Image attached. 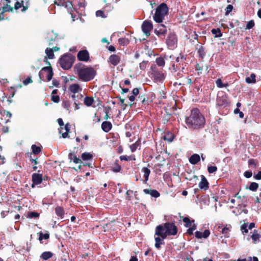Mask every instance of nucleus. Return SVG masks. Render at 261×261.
<instances>
[{"label": "nucleus", "instance_id": "nucleus-6", "mask_svg": "<svg viewBox=\"0 0 261 261\" xmlns=\"http://www.w3.org/2000/svg\"><path fill=\"white\" fill-rule=\"evenodd\" d=\"M75 60V57L71 54L63 55L59 59V62L61 67L64 70L71 68Z\"/></svg>", "mask_w": 261, "mask_h": 261}, {"label": "nucleus", "instance_id": "nucleus-39", "mask_svg": "<svg viewBox=\"0 0 261 261\" xmlns=\"http://www.w3.org/2000/svg\"><path fill=\"white\" fill-rule=\"evenodd\" d=\"M129 43L128 39L126 38H120L118 39V43L122 46H126Z\"/></svg>", "mask_w": 261, "mask_h": 261}, {"label": "nucleus", "instance_id": "nucleus-37", "mask_svg": "<svg viewBox=\"0 0 261 261\" xmlns=\"http://www.w3.org/2000/svg\"><path fill=\"white\" fill-rule=\"evenodd\" d=\"M82 159L84 161H88L93 158V155L90 152H84L81 155Z\"/></svg>", "mask_w": 261, "mask_h": 261}, {"label": "nucleus", "instance_id": "nucleus-43", "mask_svg": "<svg viewBox=\"0 0 261 261\" xmlns=\"http://www.w3.org/2000/svg\"><path fill=\"white\" fill-rule=\"evenodd\" d=\"M155 62L159 66L163 67L165 65V60L163 57H158L155 60Z\"/></svg>", "mask_w": 261, "mask_h": 261}, {"label": "nucleus", "instance_id": "nucleus-59", "mask_svg": "<svg viewBox=\"0 0 261 261\" xmlns=\"http://www.w3.org/2000/svg\"><path fill=\"white\" fill-rule=\"evenodd\" d=\"M186 60V58L185 56L182 55H180L179 57H178L176 59V62H182L185 61Z\"/></svg>", "mask_w": 261, "mask_h": 261}, {"label": "nucleus", "instance_id": "nucleus-62", "mask_svg": "<svg viewBox=\"0 0 261 261\" xmlns=\"http://www.w3.org/2000/svg\"><path fill=\"white\" fill-rule=\"evenodd\" d=\"M32 83H33V80H32L31 77H28L23 81V84L24 85H27Z\"/></svg>", "mask_w": 261, "mask_h": 261}, {"label": "nucleus", "instance_id": "nucleus-32", "mask_svg": "<svg viewBox=\"0 0 261 261\" xmlns=\"http://www.w3.org/2000/svg\"><path fill=\"white\" fill-rule=\"evenodd\" d=\"M136 101H140L144 105H146L148 104V98H146L145 94L139 95V96L137 98Z\"/></svg>", "mask_w": 261, "mask_h": 261}, {"label": "nucleus", "instance_id": "nucleus-50", "mask_svg": "<svg viewBox=\"0 0 261 261\" xmlns=\"http://www.w3.org/2000/svg\"><path fill=\"white\" fill-rule=\"evenodd\" d=\"M39 216V214L36 212H31L28 213V218H38Z\"/></svg>", "mask_w": 261, "mask_h": 261}, {"label": "nucleus", "instance_id": "nucleus-15", "mask_svg": "<svg viewBox=\"0 0 261 261\" xmlns=\"http://www.w3.org/2000/svg\"><path fill=\"white\" fill-rule=\"evenodd\" d=\"M199 187L200 189L204 191H206L209 188V183L205 177L203 175H201V181L199 183Z\"/></svg>", "mask_w": 261, "mask_h": 261}, {"label": "nucleus", "instance_id": "nucleus-5", "mask_svg": "<svg viewBox=\"0 0 261 261\" xmlns=\"http://www.w3.org/2000/svg\"><path fill=\"white\" fill-rule=\"evenodd\" d=\"M169 9L166 4L162 3L157 7L153 16V20L158 23L162 22L165 16L168 13Z\"/></svg>", "mask_w": 261, "mask_h": 261}, {"label": "nucleus", "instance_id": "nucleus-24", "mask_svg": "<svg viewBox=\"0 0 261 261\" xmlns=\"http://www.w3.org/2000/svg\"><path fill=\"white\" fill-rule=\"evenodd\" d=\"M55 211L56 214L61 219H63L64 218L65 212L63 207L60 206H58L55 208Z\"/></svg>", "mask_w": 261, "mask_h": 261}, {"label": "nucleus", "instance_id": "nucleus-48", "mask_svg": "<svg viewBox=\"0 0 261 261\" xmlns=\"http://www.w3.org/2000/svg\"><path fill=\"white\" fill-rule=\"evenodd\" d=\"M170 116H171L170 113L164 114L163 119V122L164 124H166L169 121V120L170 119Z\"/></svg>", "mask_w": 261, "mask_h": 261}, {"label": "nucleus", "instance_id": "nucleus-22", "mask_svg": "<svg viewBox=\"0 0 261 261\" xmlns=\"http://www.w3.org/2000/svg\"><path fill=\"white\" fill-rule=\"evenodd\" d=\"M200 160V157L198 154H193L189 158V162L192 165L197 164Z\"/></svg>", "mask_w": 261, "mask_h": 261}, {"label": "nucleus", "instance_id": "nucleus-61", "mask_svg": "<svg viewBox=\"0 0 261 261\" xmlns=\"http://www.w3.org/2000/svg\"><path fill=\"white\" fill-rule=\"evenodd\" d=\"M51 100L54 102L58 103L60 100V97L58 95H53L51 97Z\"/></svg>", "mask_w": 261, "mask_h": 261}, {"label": "nucleus", "instance_id": "nucleus-57", "mask_svg": "<svg viewBox=\"0 0 261 261\" xmlns=\"http://www.w3.org/2000/svg\"><path fill=\"white\" fill-rule=\"evenodd\" d=\"M216 84L217 86L219 88H223V84L220 79H218L216 81Z\"/></svg>", "mask_w": 261, "mask_h": 261}, {"label": "nucleus", "instance_id": "nucleus-17", "mask_svg": "<svg viewBox=\"0 0 261 261\" xmlns=\"http://www.w3.org/2000/svg\"><path fill=\"white\" fill-rule=\"evenodd\" d=\"M32 180L34 184H40L42 182V174L33 173L32 175Z\"/></svg>", "mask_w": 261, "mask_h": 261}, {"label": "nucleus", "instance_id": "nucleus-11", "mask_svg": "<svg viewBox=\"0 0 261 261\" xmlns=\"http://www.w3.org/2000/svg\"><path fill=\"white\" fill-rule=\"evenodd\" d=\"M141 28L144 34L146 36H149L150 35V31L153 29V25L151 22L148 20H145L142 23Z\"/></svg>", "mask_w": 261, "mask_h": 261}, {"label": "nucleus", "instance_id": "nucleus-34", "mask_svg": "<svg viewBox=\"0 0 261 261\" xmlns=\"http://www.w3.org/2000/svg\"><path fill=\"white\" fill-rule=\"evenodd\" d=\"M0 114L1 115H2L4 117H8L9 118L8 119L6 120V123H8L10 122V118L12 117V114L10 112L6 111V110H3L0 111Z\"/></svg>", "mask_w": 261, "mask_h": 261}, {"label": "nucleus", "instance_id": "nucleus-25", "mask_svg": "<svg viewBox=\"0 0 261 261\" xmlns=\"http://www.w3.org/2000/svg\"><path fill=\"white\" fill-rule=\"evenodd\" d=\"M111 171L117 173L120 172L121 171V167L119 164V161L118 160H115L113 166L111 168Z\"/></svg>", "mask_w": 261, "mask_h": 261}, {"label": "nucleus", "instance_id": "nucleus-18", "mask_svg": "<svg viewBox=\"0 0 261 261\" xmlns=\"http://www.w3.org/2000/svg\"><path fill=\"white\" fill-rule=\"evenodd\" d=\"M195 237L198 239L207 238L210 234V231L208 229H205L202 233L199 231H196L195 233Z\"/></svg>", "mask_w": 261, "mask_h": 261}, {"label": "nucleus", "instance_id": "nucleus-26", "mask_svg": "<svg viewBox=\"0 0 261 261\" xmlns=\"http://www.w3.org/2000/svg\"><path fill=\"white\" fill-rule=\"evenodd\" d=\"M68 158L71 161H73L75 164L82 163L81 159L77 158L73 152H70L68 154Z\"/></svg>", "mask_w": 261, "mask_h": 261}, {"label": "nucleus", "instance_id": "nucleus-35", "mask_svg": "<svg viewBox=\"0 0 261 261\" xmlns=\"http://www.w3.org/2000/svg\"><path fill=\"white\" fill-rule=\"evenodd\" d=\"M53 256V253L50 251H45L43 252L40 257L42 258L43 260H47L48 259L51 258Z\"/></svg>", "mask_w": 261, "mask_h": 261}, {"label": "nucleus", "instance_id": "nucleus-1", "mask_svg": "<svg viewBox=\"0 0 261 261\" xmlns=\"http://www.w3.org/2000/svg\"><path fill=\"white\" fill-rule=\"evenodd\" d=\"M186 123L189 128L198 129L204 126L205 121L199 109L193 108L190 116L186 118Z\"/></svg>", "mask_w": 261, "mask_h": 261}, {"label": "nucleus", "instance_id": "nucleus-33", "mask_svg": "<svg viewBox=\"0 0 261 261\" xmlns=\"http://www.w3.org/2000/svg\"><path fill=\"white\" fill-rule=\"evenodd\" d=\"M80 89V86L77 84H73L69 88V90L74 94L77 93Z\"/></svg>", "mask_w": 261, "mask_h": 261}, {"label": "nucleus", "instance_id": "nucleus-4", "mask_svg": "<svg viewBox=\"0 0 261 261\" xmlns=\"http://www.w3.org/2000/svg\"><path fill=\"white\" fill-rule=\"evenodd\" d=\"M30 6L29 0H21L20 1H16L14 4V7H11L9 4H6V6L2 7L3 14L5 12H13L14 10L16 13L21 12L25 13Z\"/></svg>", "mask_w": 261, "mask_h": 261}, {"label": "nucleus", "instance_id": "nucleus-56", "mask_svg": "<svg viewBox=\"0 0 261 261\" xmlns=\"http://www.w3.org/2000/svg\"><path fill=\"white\" fill-rule=\"evenodd\" d=\"M255 25L254 22L253 20H251L248 22L246 25L247 29H250L252 28Z\"/></svg>", "mask_w": 261, "mask_h": 261}, {"label": "nucleus", "instance_id": "nucleus-54", "mask_svg": "<svg viewBox=\"0 0 261 261\" xmlns=\"http://www.w3.org/2000/svg\"><path fill=\"white\" fill-rule=\"evenodd\" d=\"M233 7L231 5H228L225 9V15H228L232 10Z\"/></svg>", "mask_w": 261, "mask_h": 261}, {"label": "nucleus", "instance_id": "nucleus-13", "mask_svg": "<svg viewBox=\"0 0 261 261\" xmlns=\"http://www.w3.org/2000/svg\"><path fill=\"white\" fill-rule=\"evenodd\" d=\"M77 58L79 61L87 62L89 60V52L86 49L80 50L77 53Z\"/></svg>", "mask_w": 261, "mask_h": 261}, {"label": "nucleus", "instance_id": "nucleus-49", "mask_svg": "<svg viewBox=\"0 0 261 261\" xmlns=\"http://www.w3.org/2000/svg\"><path fill=\"white\" fill-rule=\"evenodd\" d=\"M140 145V143L138 141L136 142L135 143L130 146V149L132 152H135L137 147Z\"/></svg>", "mask_w": 261, "mask_h": 261}, {"label": "nucleus", "instance_id": "nucleus-28", "mask_svg": "<svg viewBox=\"0 0 261 261\" xmlns=\"http://www.w3.org/2000/svg\"><path fill=\"white\" fill-rule=\"evenodd\" d=\"M196 49H197L199 57L201 59H203L206 55V52L204 47L202 45H200L198 48H196Z\"/></svg>", "mask_w": 261, "mask_h": 261}, {"label": "nucleus", "instance_id": "nucleus-53", "mask_svg": "<svg viewBox=\"0 0 261 261\" xmlns=\"http://www.w3.org/2000/svg\"><path fill=\"white\" fill-rule=\"evenodd\" d=\"M248 164L250 166L253 165L254 168H256L257 166V162L254 159H250L248 161Z\"/></svg>", "mask_w": 261, "mask_h": 261}, {"label": "nucleus", "instance_id": "nucleus-29", "mask_svg": "<svg viewBox=\"0 0 261 261\" xmlns=\"http://www.w3.org/2000/svg\"><path fill=\"white\" fill-rule=\"evenodd\" d=\"M94 100L92 97L86 96L84 100V105L87 107L92 106Z\"/></svg>", "mask_w": 261, "mask_h": 261}, {"label": "nucleus", "instance_id": "nucleus-2", "mask_svg": "<svg viewBox=\"0 0 261 261\" xmlns=\"http://www.w3.org/2000/svg\"><path fill=\"white\" fill-rule=\"evenodd\" d=\"M177 231V227L174 223L166 222L155 227V235L166 238L168 236H175Z\"/></svg>", "mask_w": 261, "mask_h": 261}, {"label": "nucleus", "instance_id": "nucleus-63", "mask_svg": "<svg viewBox=\"0 0 261 261\" xmlns=\"http://www.w3.org/2000/svg\"><path fill=\"white\" fill-rule=\"evenodd\" d=\"M247 225L246 223H244L243 225L241 226V229L243 233L248 232V229L247 228Z\"/></svg>", "mask_w": 261, "mask_h": 261}, {"label": "nucleus", "instance_id": "nucleus-23", "mask_svg": "<svg viewBox=\"0 0 261 261\" xmlns=\"http://www.w3.org/2000/svg\"><path fill=\"white\" fill-rule=\"evenodd\" d=\"M63 129L65 130V132H62V129H60V133L62 134V137L63 138H66L67 137H69L68 133L70 130V124L68 123H66L63 126Z\"/></svg>", "mask_w": 261, "mask_h": 261}, {"label": "nucleus", "instance_id": "nucleus-44", "mask_svg": "<svg viewBox=\"0 0 261 261\" xmlns=\"http://www.w3.org/2000/svg\"><path fill=\"white\" fill-rule=\"evenodd\" d=\"M183 222L185 223V226L186 227H190L192 225V222H194V220H193L191 221L188 217H185L182 220Z\"/></svg>", "mask_w": 261, "mask_h": 261}, {"label": "nucleus", "instance_id": "nucleus-41", "mask_svg": "<svg viewBox=\"0 0 261 261\" xmlns=\"http://www.w3.org/2000/svg\"><path fill=\"white\" fill-rule=\"evenodd\" d=\"M231 227L230 225H229L228 226L226 225L224 227L222 228L221 230V233L224 234L225 235V237H228V232L230 231V229Z\"/></svg>", "mask_w": 261, "mask_h": 261}, {"label": "nucleus", "instance_id": "nucleus-38", "mask_svg": "<svg viewBox=\"0 0 261 261\" xmlns=\"http://www.w3.org/2000/svg\"><path fill=\"white\" fill-rule=\"evenodd\" d=\"M119 158L121 161H129L132 160L135 161L136 160L135 156L134 154L130 156L121 155Z\"/></svg>", "mask_w": 261, "mask_h": 261}, {"label": "nucleus", "instance_id": "nucleus-58", "mask_svg": "<svg viewBox=\"0 0 261 261\" xmlns=\"http://www.w3.org/2000/svg\"><path fill=\"white\" fill-rule=\"evenodd\" d=\"M63 106L64 108L67 109V110H69V108L70 107V103L69 101L66 100V101H63Z\"/></svg>", "mask_w": 261, "mask_h": 261}, {"label": "nucleus", "instance_id": "nucleus-40", "mask_svg": "<svg viewBox=\"0 0 261 261\" xmlns=\"http://www.w3.org/2000/svg\"><path fill=\"white\" fill-rule=\"evenodd\" d=\"M163 139L164 140L167 141L168 142H171L174 139V136L172 134L167 133L164 136Z\"/></svg>", "mask_w": 261, "mask_h": 261}, {"label": "nucleus", "instance_id": "nucleus-55", "mask_svg": "<svg viewBox=\"0 0 261 261\" xmlns=\"http://www.w3.org/2000/svg\"><path fill=\"white\" fill-rule=\"evenodd\" d=\"M96 15L97 17H101L102 18H106V16L105 14L103 11L98 10L96 12Z\"/></svg>", "mask_w": 261, "mask_h": 261}, {"label": "nucleus", "instance_id": "nucleus-52", "mask_svg": "<svg viewBox=\"0 0 261 261\" xmlns=\"http://www.w3.org/2000/svg\"><path fill=\"white\" fill-rule=\"evenodd\" d=\"M217 167L216 166H208L207 168V171L209 173H213L217 171Z\"/></svg>", "mask_w": 261, "mask_h": 261}, {"label": "nucleus", "instance_id": "nucleus-16", "mask_svg": "<svg viewBox=\"0 0 261 261\" xmlns=\"http://www.w3.org/2000/svg\"><path fill=\"white\" fill-rule=\"evenodd\" d=\"M57 37V34L54 33V31H51L50 32L47 33V35L45 39L47 42H48V45L51 46L53 44V41H54Z\"/></svg>", "mask_w": 261, "mask_h": 261}, {"label": "nucleus", "instance_id": "nucleus-27", "mask_svg": "<svg viewBox=\"0 0 261 261\" xmlns=\"http://www.w3.org/2000/svg\"><path fill=\"white\" fill-rule=\"evenodd\" d=\"M142 171L144 173V177L145 178L143 182L144 184H146L148 180L149 176L150 173V170L147 167H143L142 169Z\"/></svg>", "mask_w": 261, "mask_h": 261}, {"label": "nucleus", "instance_id": "nucleus-7", "mask_svg": "<svg viewBox=\"0 0 261 261\" xmlns=\"http://www.w3.org/2000/svg\"><path fill=\"white\" fill-rule=\"evenodd\" d=\"M54 75V72L51 66L43 67L39 72V76L40 80L50 81Z\"/></svg>", "mask_w": 261, "mask_h": 261}, {"label": "nucleus", "instance_id": "nucleus-3", "mask_svg": "<svg viewBox=\"0 0 261 261\" xmlns=\"http://www.w3.org/2000/svg\"><path fill=\"white\" fill-rule=\"evenodd\" d=\"M80 80L84 82L92 80L96 74V71L92 67H80L76 65L74 67Z\"/></svg>", "mask_w": 261, "mask_h": 261}, {"label": "nucleus", "instance_id": "nucleus-19", "mask_svg": "<svg viewBox=\"0 0 261 261\" xmlns=\"http://www.w3.org/2000/svg\"><path fill=\"white\" fill-rule=\"evenodd\" d=\"M143 192L146 194H149L152 197H154V198L159 197L160 196V193L156 190L145 189L143 190Z\"/></svg>", "mask_w": 261, "mask_h": 261}, {"label": "nucleus", "instance_id": "nucleus-12", "mask_svg": "<svg viewBox=\"0 0 261 261\" xmlns=\"http://www.w3.org/2000/svg\"><path fill=\"white\" fill-rule=\"evenodd\" d=\"M177 38L174 33H170L166 39V43L168 46L173 47L177 43Z\"/></svg>", "mask_w": 261, "mask_h": 261}, {"label": "nucleus", "instance_id": "nucleus-20", "mask_svg": "<svg viewBox=\"0 0 261 261\" xmlns=\"http://www.w3.org/2000/svg\"><path fill=\"white\" fill-rule=\"evenodd\" d=\"M166 238H161L160 236H157L154 238L155 244L154 246L158 249H161V245L165 244L164 239Z\"/></svg>", "mask_w": 261, "mask_h": 261}, {"label": "nucleus", "instance_id": "nucleus-30", "mask_svg": "<svg viewBox=\"0 0 261 261\" xmlns=\"http://www.w3.org/2000/svg\"><path fill=\"white\" fill-rule=\"evenodd\" d=\"M256 75L252 73L251 74L250 77H246L245 79V82L247 84H254L256 83Z\"/></svg>", "mask_w": 261, "mask_h": 261}, {"label": "nucleus", "instance_id": "nucleus-8", "mask_svg": "<svg viewBox=\"0 0 261 261\" xmlns=\"http://www.w3.org/2000/svg\"><path fill=\"white\" fill-rule=\"evenodd\" d=\"M121 54L119 53L117 54H112L108 58V62L113 66H116L121 62Z\"/></svg>", "mask_w": 261, "mask_h": 261}, {"label": "nucleus", "instance_id": "nucleus-14", "mask_svg": "<svg viewBox=\"0 0 261 261\" xmlns=\"http://www.w3.org/2000/svg\"><path fill=\"white\" fill-rule=\"evenodd\" d=\"M62 3V4H60L58 3H55V5L63 6L67 9V11L69 13L71 14V13L73 11V5L72 2L69 1L65 2V0H63Z\"/></svg>", "mask_w": 261, "mask_h": 261}, {"label": "nucleus", "instance_id": "nucleus-60", "mask_svg": "<svg viewBox=\"0 0 261 261\" xmlns=\"http://www.w3.org/2000/svg\"><path fill=\"white\" fill-rule=\"evenodd\" d=\"M148 63V61H143L141 63H140V68L141 70H144L146 67V65Z\"/></svg>", "mask_w": 261, "mask_h": 261}, {"label": "nucleus", "instance_id": "nucleus-10", "mask_svg": "<svg viewBox=\"0 0 261 261\" xmlns=\"http://www.w3.org/2000/svg\"><path fill=\"white\" fill-rule=\"evenodd\" d=\"M217 105L219 107H226L229 105L228 96L226 94L218 96L216 99Z\"/></svg>", "mask_w": 261, "mask_h": 261}, {"label": "nucleus", "instance_id": "nucleus-64", "mask_svg": "<svg viewBox=\"0 0 261 261\" xmlns=\"http://www.w3.org/2000/svg\"><path fill=\"white\" fill-rule=\"evenodd\" d=\"M254 178L257 180L261 179V171L258 172L257 174H254Z\"/></svg>", "mask_w": 261, "mask_h": 261}, {"label": "nucleus", "instance_id": "nucleus-45", "mask_svg": "<svg viewBox=\"0 0 261 261\" xmlns=\"http://www.w3.org/2000/svg\"><path fill=\"white\" fill-rule=\"evenodd\" d=\"M212 33L215 35V37H220L222 36V34L219 28L212 29Z\"/></svg>", "mask_w": 261, "mask_h": 261}, {"label": "nucleus", "instance_id": "nucleus-36", "mask_svg": "<svg viewBox=\"0 0 261 261\" xmlns=\"http://www.w3.org/2000/svg\"><path fill=\"white\" fill-rule=\"evenodd\" d=\"M251 237L253 240V243H256L257 242L259 241L260 236L258 233L257 230H254Z\"/></svg>", "mask_w": 261, "mask_h": 261}, {"label": "nucleus", "instance_id": "nucleus-47", "mask_svg": "<svg viewBox=\"0 0 261 261\" xmlns=\"http://www.w3.org/2000/svg\"><path fill=\"white\" fill-rule=\"evenodd\" d=\"M49 238V234L48 233H46L43 234L42 231H40L39 233V241H41L43 239H48Z\"/></svg>", "mask_w": 261, "mask_h": 261}, {"label": "nucleus", "instance_id": "nucleus-9", "mask_svg": "<svg viewBox=\"0 0 261 261\" xmlns=\"http://www.w3.org/2000/svg\"><path fill=\"white\" fill-rule=\"evenodd\" d=\"M154 33L160 38L164 39L167 34L166 27L162 24H159L156 28L154 29Z\"/></svg>", "mask_w": 261, "mask_h": 261}, {"label": "nucleus", "instance_id": "nucleus-31", "mask_svg": "<svg viewBox=\"0 0 261 261\" xmlns=\"http://www.w3.org/2000/svg\"><path fill=\"white\" fill-rule=\"evenodd\" d=\"M45 52L46 54V56L45 57L48 58V59H53L55 58L54 50H53V49L47 47L46 48Z\"/></svg>", "mask_w": 261, "mask_h": 261}, {"label": "nucleus", "instance_id": "nucleus-46", "mask_svg": "<svg viewBox=\"0 0 261 261\" xmlns=\"http://www.w3.org/2000/svg\"><path fill=\"white\" fill-rule=\"evenodd\" d=\"M258 188V184L255 182H251L248 189L252 191H255Z\"/></svg>", "mask_w": 261, "mask_h": 261}, {"label": "nucleus", "instance_id": "nucleus-21", "mask_svg": "<svg viewBox=\"0 0 261 261\" xmlns=\"http://www.w3.org/2000/svg\"><path fill=\"white\" fill-rule=\"evenodd\" d=\"M112 128V124L110 121H104L101 124V128L106 133L109 132Z\"/></svg>", "mask_w": 261, "mask_h": 261}, {"label": "nucleus", "instance_id": "nucleus-42", "mask_svg": "<svg viewBox=\"0 0 261 261\" xmlns=\"http://www.w3.org/2000/svg\"><path fill=\"white\" fill-rule=\"evenodd\" d=\"M32 152L34 154H38L41 151V147L37 146L36 145H32Z\"/></svg>", "mask_w": 261, "mask_h": 261}, {"label": "nucleus", "instance_id": "nucleus-51", "mask_svg": "<svg viewBox=\"0 0 261 261\" xmlns=\"http://www.w3.org/2000/svg\"><path fill=\"white\" fill-rule=\"evenodd\" d=\"M154 77L159 80H162L164 77V74L161 72L155 71L154 73Z\"/></svg>", "mask_w": 261, "mask_h": 261}]
</instances>
